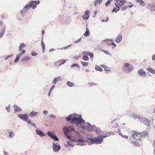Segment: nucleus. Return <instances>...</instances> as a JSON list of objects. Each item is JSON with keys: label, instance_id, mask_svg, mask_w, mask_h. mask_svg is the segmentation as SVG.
Segmentation results:
<instances>
[{"label": "nucleus", "instance_id": "f257e3e1", "mask_svg": "<svg viewBox=\"0 0 155 155\" xmlns=\"http://www.w3.org/2000/svg\"><path fill=\"white\" fill-rule=\"evenodd\" d=\"M65 119L68 121L75 124L77 126H80L81 128L84 130H87L90 132L94 130L96 126L91 125L90 123L86 122L82 117L81 115H78V117H74L71 114L68 117H65Z\"/></svg>", "mask_w": 155, "mask_h": 155}, {"label": "nucleus", "instance_id": "f03ea898", "mask_svg": "<svg viewBox=\"0 0 155 155\" xmlns=\"http://www.w3.org/2000/svg\"><path fill=\"white\" fill-rule=\"evenodd\" d=\"M83 137V136L78 131H74L73 134L70 136V138H68V139L71 141L81 143L86 142V139L85 140Z\"/></svg>", "mask_w": 155, "mask_h": 155}, {"label": "nucleus", "instance_id": "7ed1b4c3", "mask_svg": "<svg viewBox=\"0 0 155 155\" xmlns=\"http://www.w3.org/2000/svg\"><path fill=\"white\" fill-rule=\"evenodd\" d=\"M103 142L102 137L100 135L94 138L88 137L86 138V142L88 143L89 145L100 144Z\"/></svg>", "mask_w": 155, "mask_h": 155}, {"label": "nucleus", "instance_id": "20e7f679", "mask_svg": "<svg viewBox=\"0 0 155 155\" xmlns=\"http://www.w3.org/2000/svg\"><path fill=\"white\" fill-rule=\"evenodd\" d=\"M63 130L65 136L68 139V138H70V136L71 135V134H69L68 133L73 132L74 133V131H75L74 128L71 126H64L63 128Z\"/></svg>", "mask_w": 155, "mask_h": 155}, {"label": "nucleus", "instance_id": "39448f33", "mask_svg": "<svg viewBox=\"0 0 155 155\" xmlns=\"http://www.w3.org/2000/svg\"><path fill=\"white\" fill-rule=\"evenodd\" d=\"M133 69V66L128 63H124L122 67V71L127 73L131 72Z\"/></svg>", "mask_w": 155, "mask_h": 155}, {"label": "nucleus", "instance_id": "423d86ee", "mask_svg": "<svg viewBox=\"0 0 155 155\" xmlns=\"http://www.w3.org/2000/svg\"><path fill=\"white\" fill-rule=\"evenodd\" d=\"M18 117L21 120L25 121H27V122L29 124V120H28V117L27 114H19L18 115Z\"/></svg>", "mask_w": 155, "mask_h": 155}, {"label": "nucleus", "instance_id": "0eeeda50", "mask_svg": "<svg viewBox=\"0 0 155 155\" xmlns=\"http://www.w3.org/2000/svg\"><path fill=\"white\" fill-rule=\"evenodd\" d=\"M140 121L142 123L147 125V128H150V121L146 118L143 117L141 116L140 119Z\"/></svg>", "mask_w": 155, "mask_h": 155}, {"label": "nucleus", "instance_id": "6e6552de", "mask_svg": "<svg viewBox=\"0 0 155 155\" xmlns=\"http://www.w3.org/2000/svg\"><path fill=\"white\" fill-rule=\"evenodd\" d=\"M40 1L39 0L32 1H30V8H31L33 9H35L37 7V5L39 4Z\"/></svg>", "mask_w": 155, "mask_h": 155}, {"label": "nucleus", "instance_id": "1a4fd4ad", "mask_svg": "<svg viewBox=\"0 0 155 155\" xmlns=\"http://www.w3.org/2000/svg\"><path fill=\"white\" fill-rule=\"evenodd\" d=\"M29 10V3H28L24 7L22 10H20L21 14L22 16H25Z\"/></svg>", "mask_w": 155, "mask_h": 155}, {"label": "nucleus", "instance_id": "9d476101", "mask_svg": "<svg viewBox=\"0 0 155 155\" xmlns=\"http://www.w3.org/2000/svg\"><path fill=\"white\" fill-rule=\"evenodd\" d=\"M47 134L54 141H58L59 140L58 137L53 132L48 131L47 132Z\"/></svg>", "mask_w": 155, "mask_h": 155}, {"label": "nucleus", "instance_id": "9b49d317", "mask_svg": "<svg viewBox=\"0 0 155 155\" xmlns=\"http://www.w3.org/2000/svg\"><path fill=\"white\" fill-rule=\"evenodd\" d=\"M104 42L106 43L107 44H108L110 45H112L113 46V47L112 48H114L116 47V44L114 43L113 41L111 39H107L104 40L102 41V43Z\"/></svg>", "mask_w": 155, "mask_h": 155}, {"label": "nucleus", "instance_id": "f8f14e48", "mask_svg": "<svg viewBox=\"0 0 155 155\" xmlns=\"http://www.w3.org/2000/svg\"><path fill=\"white\" fill-rule=\"evenodd\" d=\"M52 148L53 150L55 152H58L61 149V146L59 144H57L54 142H53Z\"/></svg>", "mask_w": 155, "mask_h": 155}, {"label": "nucleus", "instance_id": "ddd939ff", "mask_svg": "<svg viewBox=\"0 0 155 155\" xmlns=\"http://www.w3.org/2000/svg\"><path fill=\"white\" fill-rule=\"evenodd\" d=\"M147 8L150 10L152 12L153 11H155V2H153L147 6Z\"/></svg>", "mask_w": 155, "mask_h": 155}, {"label": "nucleus", "instance_id": "4468645a", "mask_svg": "<svg viewBox=\"0 0 155 155\" xmlns=\"http://www.w3.org/2000/svg\"><path fill=\"white\" fill-rule=\"evenodd\" d=\"M90 12L88 10H86L84 12V15L82 16L83 19L87 20L89 18V13Z\"/></svg>", "mask_w": 155, "mask_h": 155}, {"label": "nucleus", "instance_id": "2eb2a0df", "mask_svg": "<svg viewBox=\"0 0 155 155\" xmlns=\"http://www.w3.org/2000/svg\"><path fill=\"white\" fill-rule=\"evenodd\" d=\"M35 131L37 134L40 137H43L46 135L42 131L37 128L36 129Z\"/></svg>", "mask_w": 155, "mask_h": 155}, {"label": "nucleus", "instance_id": "dca6fc26", "mask_svg": "<svg viewBox=\"0 0 155 155\" xmlns=\"http://www.w3.org/2000/svg\"><path fill=\"white\" fill-rule=\"evenodd\" d=\"M122 36L121 34H119L118 36L115 38V42L117 43H120L122 41Z\"/></svg>", "mask_w": 155, "mask_h": 155}, {"label": "nucleus", "instance_id": "f3484780", "mask_svg": "<svg viewBox=\"0 0 155 155\" xmlns=\"http://www.w3.org/2000/svg\"><path fill=\"white\" fill-rule=\"evenodd\" d=\"M94 131L97 134H101L104 133V131L101 130L99 127H97L96 126V127H95Z\"/></svg>", "mask_w": 155, "mask_h": 155}, {"label": "nucleus", "instance_id": "a211bd4d", "mask_svg": "<svg viewBox=\"0 0 155 155\" xmlns=\"http://www.w3.org/2000/svg\"><path fill=\"white\" fill-rule=\"evenodd\" d=\"M115 5L116 7L114 8L112 11V12H115L116 13L120 10V7L116 3H115Z\"/></svg>", "mask_w": 155, "mask_h": 155}, {"label": "nucleus", "instance_id": "6ab92c4d", "mask_svg": "<svg viewBox=\"0 0 155 155\" xmlns=\"http://www.w3.org/2000/svg\"><path fill=\"white\" fill-rule=\"evenodd\" d=\"M148 131H143L139 133V135L142 137H146L147 136H148Z\"/></svg>", "mask_w": 155, "mask_h": 155}, {"label": "nucleus", "instance_id": "aec40b11", "mask_svg": "<svg viewBox=\"0 0 155 155\" xmlns=\"http://www.w3.org/2000/svg\"><path fill=\"white\" fill-rule=\"evenodd\" d=\"M61 80V77L60 76L56 77L53 80L52 84H56L57 82L58 81H60Z\"/></svg>", "mask_w": 155, "mask_h": 155}, {"label": "nucleus", "instance_id": "412c9836", "mask_svg": "<svg viewBox=\"0 0 155 155\" xmlns=\"http://www.w3.org/2000/svg\"><path fill=\"white\" fill-rule=\"evenodd\" d=\"M116 2L118 4L122 6L126 2V1L125 0H116Z\"/></svg>", "mask_w": 155, "mask_h": 155}, {"label": "nucleus", "instance_id": "4be33fe9", "mask_svg": "<svg viewBox=\"0 0 155 155\" xmlns=\"http://www.w3.org/2000/svg\"><path fill=\"white\" fill-rule=\"evenodd\" d=\"M137 73L140 76H146L145 72L142 69H140V70L137 71Z\"/></svg>", "mask_w": 155, "mask_h": 155}, {"label": "nucleus", "instance_id": "5701e85b", "mask_svg": "<svg viewBox=\"0 0 155 155\" xmlns=\"http://www.w3.org/2000/svg\"><path fill=\"white\" fill-rule=\"evenodd\" d=\"M13 107L15 112H19L22 110V109L21 108L15 104L14 105Z\"/></svg>", "mask_w": 155, "mask_h": 155}, {"label": "nucleus", "instance_id": "b1692460", "mask_svg": "<svg viewBox=\"0 0 155 155\" xmlns=\"http://www.w3.org/2000/svg\"><path fill=\"white\" fill-rule=\"evenodd\" d=\"M130 117H133L134 119H138L139 120L141 116L140 115L134 114L133 113L132 114L130 115Z\"/></svg>", "mask_w": 155, "mask_h": 155}, {"label": "nucleus", "instance_id": "393cba45", "mask_svg": "<svg viewBox=\"0 0 155 155\" xmlns=\"http://www.w3.org/2000/svg\"><path fill=\"white\" fill-rule=\"evenodd\" d=\"M26 45L25 43H21L19 45L18 47V51H22V49L24 48L25 47Z\"/></svg>", "mask_w": 155, "mask_h": 155}, {"label": "nucleus", "instance_id": "a878e982", "mask_svg": "<svg viewBox=\"0 0 155 155\" xmlns=\"http://www.w3.org/2000/svg\"><path fill=\"white\" fill-rule=\"evenodd\" d=\"M139 135V133H134L132 134L131 137H133L134 139L137 140L138 138L137 139V137Z\"/></svg>", "mask_w": 155, "mask_h": 155}, {"label": "nucleus", "instance_id": "bb28decb", "mask_svg": "<svg viewBox=\"0 0 155 155\" xmlns=\"http://www.w3.org/2000/svg\"><path fill=\"white\" fill-rule=\"evenodd\" d=\"M147 70L153 74H155V70L149 67L147 68Z\"/></svg>", "mask_w": 155, "mask_h": 155}, {"label": "nucleus", "instance_id": "cd10ccee", "mask_svg": "<svg viewBox=\"0 0 155 155\" xmlns=\"http://www.w3.org/2000/svg\"><path fill=\"white\" fill-rule=\"evenodd\" d=\"M90 35V32L88 28L87 27L85 32L84 34V35L85 37H87Z\"/></svg>", "mask_w": 155, "mask_h": 155}, {"label": "nucleus", "instance_id": "c85d7f7f", "mask_svg": "<svg viewBox=\"0 0 155 155\" xmlns=\"http://www.w3.org/2000/svg\"><path fill=\"white\" fill-rule=\"evenodd\" d=\"M136 2H138L142 7L144 6L145 5L144 2L142 0H136Z\"/></svg>", "mask_w": 155, "mask_h": 155}, {"label": "nucleus", "instance_id": "c756f323", "mask_svg": "<svg viewBox=\"0 0 155 155\" xmlns=\"http://www.w3.org/2000/svg\"><path fill=\"white\" fill-rule=\"evenodd\" d=\"M5 31V27H4L1 31L0 32V38H1L3 36Z\"/></svg>", "mask_w": 155, "mask_h": 155}, {"label": "nucleus", "instance_id": "7c9ffc66", "mask_svg": "<svg viewBox=\"0 0 155 155\" xmlns=\"http://www.w3.org/2000/svg\"><path fill=\"white\" fill-rule=\"evenodd\" d=\"M41 45L42 48V51L44 52L45 50V45L44 44L43 41V37H42L41 38Z\"/></svg>", "mask_w": 155, "mask_h": 155}, {"label": "nucleus", "instance_id": "2f4dec72", "mask_svg": "<svg viewBox=\"0 0 155 155\" xmlns=\"http://www.w3.org/2000/svg\"><path fill=\"white\" fill-rule=\"evenodd\" d=\"M38 114L37 112L35 111H32L30 113V116L31 117H34L36 116Z\"/></svg>", "mask_w": 155, "mask_h": 155}, {"label": "nucleus", "instance_id": "473e14b6", "mask_svg": "<svg viewBox=\"0 0 155 155\" xmlns=\"http://www.w3.org/2000/svg\"><path fill=\"white\" fill-rule=\"evenodd\" d=\"M95 69L97 71L101 72L103 71V69L97 65H96L95 68Z\"/></svg>", "mask_w": 155, "mask_h": 155}, {"label": "nucleus", "instance_id": "72a5a7b5", "mask_svg": "<svg viewBox=\"0 0 155 155\" xmlns=\"http://www.w3.org/2000/svg\"><path fill=\"white\" fill-rule=\"evenodd\" d=\"M112 126L113 127H116L118 126L117 123L116 122L115 120H114L112 122Z\"/></svg>", "mask_w": 155, "mask_h": 155}, {"label": "nucleus", "instance_id": "f704fd0d", "mask_svg": "<svg viewBox=\"0 0 155 155\" xmlns=\"http://www.w3.org/2000/svg\"><path fill=\"white\" fill-rule=\"evenodd\" d=\"M66 84L69 87H73L74 86V83L70 81H68L66 82Z\"/></svg>", "mask_w": 155, "mask_h": 155}, {"label": "nucleus", "instance_id": "c9c22d12", "mask_svg": "<svg viewBox=\"0 0 155 155\" xmlns=\"http://www.w3.org/2000/svg\"><path fill=\"white\" fill-rule=\"evenodd\" d=\"M21 51L20 52L17 54V55L20 57L22 54H25L26 52L25 50L24 49L22 50V51Z\"/></svg>", "mask_w": 155, "mask_h": 155}, {"label": "nucleus", "instance_id": "e433bc0d", "mask_svg": "<svg viewBox=\"0 0 155 155\" xmlns=\"http://www.w3.org/2000/svg\"><path fill=\"white\" fill-rule=\"evenodd\" d=\"M109 135V133L108 132H107L106 133L104 134L100 135H101L103 138V139L104 138H106Z\"/></svg>", "mask_w": 155, "mask_h": 155}, {"label": "nucleus", "instance_id": "4c0bfd02", "mask_svg": "<svg viewBox=\"0 0 155 155\" xmlns=\"http://www.w3.org/2000/svg\"><path fill=\"white\" fill-rule=\"evenodd\" d=\"M82 58L84 61H87L89 60V58L87 55H84L82 57Z\"/></svg>", "mask_w": 155, "mask_h": 155}, {"label": "nucleus", "instance_id": "58836bf2", "mask_svg": "<svg viewBox=\"0 0 155 155\" xmlns=\"http://www.w3.org/2000/svg\"><path fill=\"white\" fill-rule=\"evenodd\" d=\"M130 142L131 143L137 147H139L140 145V144L136 141H131Z\"/></svg>", "mask_w": 155, "mask_h": 155}, {"label": "nucleus", "instance_id": "ea45409f", "mask_svg": "<svg viewBox=\"0 0 155 155\" xmlns=\"http://www.w3.org/2000/svg\"><path fill=\"white\" fill-rule=\"evenodd\" d=\"M76 67L78 68H79V66L78 64L77 63H74L72 64V65L70 66L71 68H72L73 67Z\"/></svg>", "mask_w": 155, "mask_h": 155}, {"label": "nucleus", "instance_id": "a19ab883", "mask_svg": "<svg viewBox=\"0 0 155 155\" xmlns=\"http://www.w3.org/2000/svg\"><path fill=\"white\" fill-rule=\"evenodd\" d=\"M81 63L84 67H86L88 65V63L87 62L81 61Z\"/></svg>", "mask_w": 155, "mask_h": 155}, {"label": "nucleus", "instance_id": "79ce46f5", "mask_svg": "<svg viewBox=\"0 0 155 155\" xmlns=\"http://www.w3.org/2000/svg\"><path fill=\"white\" fill-rule=\"evenodd\" d=\"M102 0H96L95 1L94 5H95V7H96V5L98 4L99 3L100 4L101 3V2H102Z\"/></svg>", "mask_w": 155, "mask_h": 155}, {"label": "nucleus", "instance_id": "37998d69", "mask_svg": "<svg viewBox=\"0 0 155 155\" xmlns=\"http://www.w3.org/2000/svg\"><path fill=\"white\" fill-rule=\"evenodd\" d=\"M29 60V58L28 57H24L22 60L21 61H22L25 62L26 61Z\"/></svg>", "mask_w": 155, "mask_h": 155}, {"label": "nucleus", "instance_id": "c03bdc74", "mask_svg": "<svg viewBox=\"0 0 155 155\" xmlns=\"http://www.w3.org/2000/svg\"><path fill=\"white\" fill-rule=\"evenodd\" d=\"M60 64L59 65H61L64 63H65L66 61L65 59H63V60H60Z\"/></svg>", "mask_w": 155, "mask_h": 155}, {"label": "nucleus", "instance_id": "a18cd8bd", "mask_svg": "<svg viewBox=\"0 0 155 155\" xmlns=\"http://www.w3.org/2000/svg\"><path fill=\"white\" fill-rule=\"evenodd\" d=\"M10 104H9L8 106L6 107L5 109L8 113H9L10 112Z\"/></svg>", "mask_w": 155, "mask_h": 155}, {"label": "nucleus", "instance_id": "49530a36", "mask_svg": "<svg viewBox=\"0 0 155 155\" xmlns=\"http://www.w3.org/2000/svg\"><path fill=\"white\" fill-rule=\"evenodd\" d=\"M72 141H70V140H69V141H67V144L68 145L71 146V147H73L74 146V145L72 143H71V142Z\"/></svg>", "mask_w": 155, "mask_h": 155}, {"label": "nucleus", "instance_id": "de8ad7c7", "mask_svg": "<svg viewBox=\"0 0 155 155\" xmlns=\"http://www.w3.org/2000/svg\"><path fill=\"white\" fill-rule=\"evenodd\" d=\"M88 84L90 86H95L97 85V84L93 82H89Z\"/></svg>", "mask_w": 155, "mask_h": 155}, {"label": "nucleus", "instance_id": "09e8293b", "mask_svg": "<svg viewBox=\"0 0 155 155\" xmlns=\"http://www.w3.org/2000/svg\"><path fill=\"white\" fill-rule=\"evenodd\" d=\"M20 58V57H19L18 56V55H17L15 59L14 60V62L16 63L19 60Z\"/></svg>", "mask_w": 155, "mask_h": 155}, {"label": "nucleus", "instance_id": "8fccbe9b", "mask_svg": "<svg viewBox=\"0 0 155 155\" xmlns=\"http://www.w3.org/2000/svg\"><path fill=\"white\" fill-rule=\"evenodd\" d=\"M90 53V52L88 51H84L83 52V54L84 55H88Z\"/></svg>", "mask_w": 155, "mask_h": 155}, {"label": "nucleus", "instance_id": "3c124183", "mask_svg": "<svg viewBox=\"0 0 155 155\" xmlns=\"http://www.w3.org/2000/svg\"><path fill=\"white\" fill-rule=\"evenodd\" d=\"M14 133L12 132H9V137L10 138L13 137L14 136Z\"/></svg>", "mask_w": 155, "mask_h": 155}, {"label": "nucleus", "instance_id": "603ef678", "mask_svg": "<svg viewBox=\"0 0 155 155\" xmlns=\"http://www.w3.org/2000/svg\"><path fill=\"white\" fill-rule=\"evenodd\" d=\"M71 45H72L71 44V45H68L64 47H63V48H61L60 49H66L67 48H69V47H70V46H71Z\"/></svg>", "mask_w": 155, "mask_h": 155}, {"label": "nucleus", "instance_id": "864d4df0", "mask_svg": "<svg viewBox=\"0 0 155 155\" xmlns=\"http://www.w3.org/2000/svg\"><path fill=\"white\" fill-rule=\"evenodd\" d=\"M88 55L90 56L91 58H92L94 57V54L92 52H90Z\"/></svg>", "mask_w": 155, "mask_h": 155}, {"label": "nucleus", "instance_id": "5fc2aeb1", "mask_svg": "<svg viewBox=\"0 0 155 155\" xmlns=\"http://www.w3.org/2000/svg\"><path fill=\"white\" fill-rule=\"evenodd\" d=\"M102 51L104 52L105 54H107L111 55L110 54V53L107 50H102Z\"/></svg>", "mask_w": 155, "mask_h": 155}, {"label": "nucleus", "instance_id": "6e6d98bb", "mask_svg": "<svg viewBox=\"0 0 155 155\" xmlns=\"http://www.w3.org/2000/svg\"><path fill=\"white\" fill-rule=\"evenodd\" d=\"M77 143L76 144L77 145H80L81 146H82L83 145H85L86 144L85 143Z\"/></svg>", "mask_w": 155, "mask_h": 155}, {"label": "nucleus", "instance_id": "4d7b16f0", "mask_svg": "<svg viewBox=\"0 0 155 155\" xmlns=\"http://www.w3.org/2000/svg\"><path fill=\"white\" fill-rule=\"evenodd\" d=\"M13 54L8 55L6 56L5 58V60H7L8 58L12 56Z\"/></svg>", "mask_w": 155, "mask_h": 155}, {"label": "nucleus", "instance_id": "13d9d810", "mask_svg": "<svg viewBox=\"0 0 155 155\" xmlns=\"http://www.w3.org/2000/svg\"><path fill=\"white\" fill-rule=\"evenodd\" d=\"M31 54L33 56H35L37 55V53L34 51H33L31 53Z\"/></svg>", "mask_w": 155, "mask_h": 155}, {"label": "nucleus", "instance_id": "bf43d9fd", "mask_svg": "<svg viewBox=\"0 0 155 155\" xmlns=\"http://www.w3.org/2000/svg\"><path fill=\"white\" fill-rule=\"evenodd\" d=\"M81 37L79 39H78L77 41H74V43H78L81 40Z\"/></svg>", "mask_w": 155, "mask_h": 155}, {"label": "nucleus", "instance_id": "052dcab7", "mask_svg": "<svg viewBox=\"0 0 155 155\" xmlns=\"http://www.w3.org/2000/svg\"><path fill=\"white\" fill-rule=\"evenodd\" d=\"M110 0H108L105 4V6L107 7L108 5L110 4Z\"/></svg>", "mask_w": 155, "mask_h": 155}, {"label": "nucleus", "instance_id": "680f3d73", "mask_svg": "<svg viewBox=\"0 0 155 155\" xmlns=\"http://www.w3.org/2000/svg\"><path fill=\"white\" fill-rule=\"evenodd\" d=\"M60 61H57L55 63V65L56 66H59L61 65H60Z\"/></svg>", "mask_w": 155, "mask_h": 155}, {"label": "nucleus", "instance_id": "e2e57ef3", "mask_svg": "<svg viewBox=\"0 0 155 155\" xmlns=\"http://www.w3.org/2000/svg\"><path fill=\"white\" fill-rule=\"evenodd\" d=\"M108 67L107 66H106L104 68V70L106 71H110V69H108Z\"/></svg>", "mask_w": 155, "mask_h": 155}, {"label": "nucleus", "instance_id": "0e129e2a", "mask_svg": "<svg viewBox=\"0 0 155 155\" xmlns=\"http://www.w3.org/2000/svg\"><path fill=\"white\" fill-rule=\"evenodd\" d=\"M49 117L51 118H56V116H55L54 115H53V114H50V115H49Z\"/></svg>", "mask_w": 155, "mask_h": 155}, {"label": "nucleus", "instance_id": "69168bd1", "mask_svg": "<svg viewBox=\"0 0 155 155\" xmlns=\"http://www.w3.org/2000/svg\"><path fill=\"white\" fill-rule=\"evenodd\" d=\"M30 124H31L35 128H36V126L35 124L32 123L31 121L30 120Z\"/></svg>", "mask_w": 155, "mask_h": 155}, {"label": "nucleus", "instance_id": "338daca9", "mask_svg": "<svg viewBox=\"0 0 155 155\" xmlns=\"http://www.w3.org/2000/svg\"><path fill=\"white\" fill-rule=\"evenodd\" d=\"M118 133H119V134L121 136H122L123 135V134L121 133L120 131V129H118Z\"/></svg>", "mask_w": 155, "mask_h": 155}, {"label": "nucleus", "instance_id": "774afa93", "mask_svg": "<svg viewBox=\"0 0 155 155\" xmlns=\"http://www.w3.org/2000/svg\"><path fill=\"white\" fill-rule=\"evenodd\" d=\"M152 59L153 61H155V54H153L152 57Z\"/></svg>", "mask_w": 155, "mask_h": 155}]
</instances>
